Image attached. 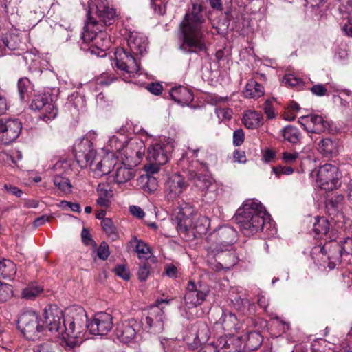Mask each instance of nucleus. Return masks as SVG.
Wrapping results in <instances>:
<instances>
[{
    "label": "nucleus",
    "mask_w": 352,
    "mask_h": 352,
    "mask_svg": "<svg viewBox=\"0 0 352 352\" xmlns=\"http://www.w3.org/2000/svg\"><path fill=\"white\" fill-rule=\"evenodd\" d=\"M63 316L62 310L56 305H50L45 308L43 313V320L36 311L27 309L20 314L18 327L27 339L35 340L47 335V331H59Z\"/></svg>",
    "instance_id": "nucleus-1"
},
{
    "label": "nucleus",
    "mask_w": 352,
    "mask_h": 352,
    "mask_svg": "<svg viewBox=\"0 0 352 352\" xmlns=\"http://www.w3.org/2000/svg\"><path fill=\"white\" fill-rule=\"evenodd\" d=\"M205 19L199 5L193 4L185 14L179 27L183 35L180 49L184 52L197 53L206 50L204 35Z\"/></svg>",
    "instance_id": "nucleus-2"
},
{
    "label": "nucleus",
    "mask_w": 352,
    "mask_h": 352,
    "mask_svg": "<svg viewBox=\"0 0 352 352\" xmlns=\"http://www.w3.org/2000/svg\"><path fill=\"white\" fill-rule=\"evenodd\" d=\"M235 221L245 236L253 235L270 222V215L261 204L254 199H248L239 208Z\"/></svg>",
    "instance_id": "nucleus-3"
},
{
    "label": "nucleus",
    "mask_w": 352,
    "mask_h": 352,
    "mask_svg": "<svg viewBox=\"0 0 352 352\" xmlns=\"http://www.w3.org/2000/svg\"><path fill=\"white\" fill-rule=\"evenodd\" d=\"M63 325L56 331L71 346L78 345L83 339L85 331L88 329L87 313L82 307L74 306L67 309L66 315L62 317ZM60 324L62 322L60 321Z\"/></svg>",
    "instance_id": "nucleus-4"
},
{
    "label": "nucleus",
    "mask_w": 352,
    "mask_h": 352,
    "mask_svg": "<svg viewBox=\"0 0 352 352\" xmlns=\"http://www.w3.org/2000/svg\"><path fill=\"white\" fill-rule=\"evenodd\" d=\"M92 19L89 16V21L87 22L82 33V39L85 42L91 43L89 47L91 54L103 56L104 54L100 53L104 52L110 47L111 39L108 33L99 27L96 20L91 21Z\"/></svg>",
    "instance_id": "nucleus-5"
},
{
    "label": "nucleus",
    "mask_w": 352,
    "mask_h": 352,
    "mask_svg": "<svg viewBox=\"0 0 352 352\" xmlns=\"http://www.w3.org/2000/svg\"><path fill=\"white\" fill-rule=\"evenodd\" d=\"M89 10L87 13V21H89V16L97 21V24L102 28L100 23L106 26L113 25L118 19L116 10L110 7L106 0H101L96 4L93 2L89 3Z\"/></svg>",
    "instance_id": "nucleus-6"
},
{
    "label": "nucleus",
    "mask_w": 352,
    "mask_h": 352,
    "mask_svg": "<svg viewBox=\"0 0 352 352\" xmlns=\"http://www.w3.org/2000/svg\"><path fill=\"white\" fill-rule=\"evenodd\" d=\"M342 173L338 166L325 164L318 170L316 182L318 186L325 191H332L338 189L340 185Z\"/></svg>",
    "instance_id": "nucleus-7"
},
{
    "label": "nucleus",
    "mask_w": 352,
    "mask_h": 352,
    "mask_svg": "<svg viewBox=\"0 0 352 352\" xmlns=\"http://www.w3.org/2000/svg\"><path fill=\"white\" fill-rule=\"evenodd\" d=\"M171 299H158L157 305L152 307L142 321L143 328L150 333L158 334L163 331L165 315L162 310L163 303L168 304Z\"/></svg>",
    "instance_id": "nucleus-8"
},
{
    "label": "nucleus",
    "mask_w": 352,
    "mask_h": 352,
    "mask_svg": "<svg viewBox=\"0 0 352 352\" xmlns=\"http://www.w3.org/2000/svg\"><path fill=\"white\" fill-rule=\"evenodd\" d=\"M115 64L122 72V78L126 81L131 76L139 71V64L132 55L123 48H118L115 52Z\"/></svg>",
    "instance_id": "nucleus-9"
},
{
    "label": "nucleus",
    "mask_w": 352,
    "mask_h": 352,
    "mask_svg": "<svg viewBox=\"0 0 352 352\" xmlns=\"http://www.w3.org/2000/svg\"><path fill=\"white\" fill-rule=\"evenodd\" d=\"M173 149V145L169 143H157L148 148L147 158L154 164L151 166V173H157L159 170L157 166L164 165L168 162Z\"/></svg>",
    "instance_id": "nucleus-10"
},
{
    "label": "nucleus",
    "mask_w": 352,
    "mask_h": 352,
    "mask_svg": "<svg viewBox=\"0 0 352 352\" xmlns=\"http://www.w3.org/2000/svg\"><path fill=\"white\" fill-rule=\"evenodd\" d=\"M92 135H94V133H88L87 137L82 138L74 145L75 157L81 167L92 166L96 154L93 143L89 139Z\"/></svg>",
    "instance_id": "nucleus-11"
},
{
    "label": "nucleus",
    "mask_w": 352,
    "mask_h": 352,
    "mask_svg": "<svg viewBox=\"0 0 352 352\" xmlns=\"http://www.w3.org/2000/svg\"><path fill=\"white\" fill-rule=\"evenodd\" d=\"M30 107L33 110L41 111L40 118L47 122L56 118L58 110L46 94L36 95L32 100Z\"/></svg>",
    "instance_id": "nucleus-12"
},
{
    "label": "nucleus",
    "mask_w": 352,
    "mask_h": 352,
    "mask_svg": "<svg viewBox=\"0 0 352 352\" xmlns=\"http://www.w3.org/2000/svg\"><path fill=\"white\" fill-rule=\"evenodd\" d=\"M113 317L107 312H98L88 322V330L91 334L104 336L113 327Z\"/></svg>",
    "instance_id": "nucleus-13"
},
{
    "label": "nucleus",
    "mask_w": 352,
    "mask_h": 352,
    "mask_svg": "<svg viewBox=\"0 0 352 352\" xmlns=\"http://www.w3.org/2000/svg\"><path fill=\"white\" fill-rule=\"evenodd\" d=\"M209 290L201 284L190 280L186 287L184 300L188 308L191 309L201 305L206 300Z\"/></svg>",
    "instance_id": "nucleus-14"
},
{
    "label": "nucleus",
    "mask_w": 352,
    "mask_h": 352,
    "mask_svg": "<svg viewBox=\"0 0 352 352\" xmlns=\"http://www.w3.org/2000/svg\"><path fill=\"white\" fill-rule=\"evenodd\" d=\"M180 229L184 228L186 232H191L194 236L205 234L210 227V220L208 217L199 214H194L186 218L179 224Z\"/></svg>",
    "instance_id": "nucleus-15"
},
{
    "label": "nucleus",
    "mask_w": 352,
    "mask_h": 352,
    "mask_svg": "<svg viewBox=\"0 0 352 352\" xmlns=\"http://www.w3.org/2000/svg\"><path fill=\"white\" fill-rule=\"evenodd\" d=\"M139 329V322L134 319H131L118 323L115 335L121 342L129 343L134 340Z\"/></svg>",
    "instance_id": "nucleus-16"
},
{
    "label": "nucleus",
    "mask_w": 352,
    "mask_h": 352,
    "mask_svg": "<svg viewBox=\"0 0 352 352\" xmlns=\"http://www.w3.org/2000/svg\"><path fill=\"white\" fill-rule=\"evenodd\" d=\"M304 129L311 133H320L329 131L330 124L324 118L318 115L302 116L299 120Z\"/></svg>",
    "instance_id": "nucleus-17"
},
{
    "label": "nucleus",
    "mask_w": 352,
    "mask_h": 352,
    "mask_svg": "<svg viewBox=\"0 0 352 352\" xmlns=\"http://www.w3.org/2000/svg\"><path fill=\"white\" fill-rule=\"evenodd\" d=\"M22 124L16 119L3 121L0 120V138L8 144L15 140L21 131Z\"/></svg>",
    "instance_id": "nucleus-18"
},
{
    "label": "nucleus",
    "mask_w": 352,
    "mask_h": 352,
    "mask_svg": "<svg viewBox=\"0 0 352 352\" xmlns=\"http://www.w3.org/2000/svg\"><path fill=\"white\" fill-rule=\"evenodd\" d=\"M342 250L340 244L337 242L326 243L320 248V253L327 256L329 260L328 267L333 269L338 263H340Z\"/></svg>",
    "instance_id": "nucleus-19"
},
{
    "label": "nucleus",
    "mask_w": 352,
    "mask_h": 352,
    "mask_svg": "<svg viewBox=\"0 0 352 352\" xmlns=\"http://www.w3.org/2000/svg\"><path fill=\"white\" fill-rule=\"evenodd\" d=\"M128 45L133 54L143 55L148 46L147 38L142 34L133 32L129 37Z\"/></svg>",
    "instance_id": "nucleus-20"
},
{
    "label": "nucleus",
    "mask_w": 352,
    "mask_h": 352,
    "mask_svg": "<svg viewBox=\"0 0 352 352\" xmlns=\"http://www.w3.org/2000/svg\"><path fill=\"white\" fill-rule=\"evenodd\" d=\"M117 161L118 160L114 157L113 154L107 155L102 158V160L96 164L94 168H92L94 176L100 177L109 174L111 173L113 167L116 165Z\"/></svg>",
    "instance_id": "nucleus-21"
},
{
    "label": "nucleus",
    "mask_w": 352,
    "mask_h": 352,
    "mask_svg": "<svg viewBox=\"0 0 352 352\" xmlns=\"http://www.w3.org/2000/svg\"><path fill=\"white\" fill-rule=\"evenodd\" d=\"M171 98L181 105H188L193 100V94L188 88L179 86L172 88Z\"/></svg>",
    "instance_id": "nucleus-22"
},
{
    "label": "nucleus",
    "mask_w": 352,
    "mask_h": 352,
    "mask_svg": "<svg viewBox=\"0 0 352 352\" xmlns=\"http://www.w3.org/2000/svg\"><path fill=\"white\" fill-rule=\"evenodd\" d=\"M167 185L170 198H175L179 196L182 193L186 186L184 178L180 175L177 174L169 178Z\"/></svg>",
    "instance_id": "nucleus-23"
},
{
    "label": "nucleus",
    "mask_w": 352,
    "mask_h": 352,
    "mask_svg": "<svg viewBox=\"0 0 352 352\" xmlns=\"http://www.w3.org/2000/svg\"><path fill=\"white\" fill-rule=\"evenodd\" d=\"M218 235L222 244L228 250L236 241V231L230 226H223L219 230Z\"/></svg>",
    "instance_id": "nucleus-24"
},
{
    "label": "nucleus",
    "mask_w": 352,
    "mask_h": 352,
    "mask_svg": "<svg viewBox=\"0 0 352 352\" xmlns=\"http://www.w3.org/2000/svg\"><path fill=\"white\" fill-rule=\"evenodd\" d=\"M98 198L96 203L98 206L107 208L111 204V198L113 196L112 190L109 184H100L97 188Z\"/></svg>",
    "instance_id": "nucleus-25"
},
{
    "label": "nucleus",
    "mask_w": 352,
    "mask_h": 352,
    "mask_svg": "<svg viewBox=\"0 0 352 352\" xmlns=\"http://www.w3.org/2000/svg\"><path fill=\"white\" fill-rule=\"evenodd\" d=\"M314 231L318 235H324L326 236L325 240H332L334 235L332 234L333 231H330V225L328 220L324 217H318L316 222L314 224Z\"/></svg>",
    "instance_id": "nucleus-26"
},
{
    "label": "nucleus",
    "mask_w": 352,
    "mask_h": 352,
    "mask_svg": "<svg viewBox=\"0 0 352 352\" xmlns=\"http://www.w3.org/2000/svg\"><path fill=\"white\" fill-rule=\"evenodd\" d=\"M219 322L226 331H236L240 329L236 316L231 312L223 311Z\"/></svg>",
    "instance_id": "nucleus-27"
},
{
    "label": "nucleus",
    "mask_w": 352,
    "mask_h": 352,
    "mask_svg": "<svg viewBox=\"0 0 352 352\" xmlns=\"http://www.w3.org/2000/svg\"><path fill=\"white\" fill-rule=\"evenodd\" d=\"M243 94L248 98H258L264 94V88L255 80H250L245 85Z\"/></svg>",
    "instance_id": "nucleus-28"
},
{
    "label": "nucleus",
    "mask_w": 352,
    "mask_h": 352,
    "mask_svg": "<svg viewBox=\"0 0 352 352\" xmlns=\"http://www.w3.org/2000/svg\"><path fill=\"white\" fill-rule=\"evenodd\" d=\"M339 10L342 14H346L348 19V23L342 29L346 35L352 36V0H348L345 3L342 2Z\"/></svg>",
    "instance_id": "nucleus-29"
},
{
    "label": "nucleus",
    "mask_w": 352,
    "mask_h": 352,
    "mask_svg": "<svg viewBox=\"0 0 352 352\" xmlns=\"http://www.w3.org/2000/svg\"><path fill=\"white\" fill-rule=\"evenodd\" d=\"M262 116L255 111H247L243 119L245 126L250 129H257L261 124Z\"/></svg>",
    "instance_id": "nucleus-30"
},
{
    "label": "nucleus",
    "mask_w": 352,
    "mask_h": 352,
    "mask_svg": "<svg viewBox=\"0 0 352 352\" xmlns=\"http://www.w3.org/2000/svg\"><path fill=\"white\" fill-rule=\"evenodd\" d=\"M16 274V266L9 259L0 261V276L6 279H12Z\"/></svg>",
    "instance_id": "nucleus-31"
},
{
    "label": "nucleus",
    "mask_w": 352,
    "mask_h": 352,
    "mask_svg": "<svg viewBox=\"0 0 352 352\" xmlns=\"http://www.w3.org/2000/svg\"><path fill=\"white\" fill-rule=\"evenodd\" d=\"M135 175L133 168L125 165L120 166L116 168L115 173V181L118 184H124L130 181Z\"/></svg>",
    "instance_id": "nucleus-32"
},
{
    "label": "nucleus",
    "mask_w": 352,
    "mask_h": 352,
    "mask_svg": "<svg viewBox=\"0 0 352 352\" xmlns=\"http://www.w3.org/2000/svg\"><path fill=\"white\" fill-rule=\"evenodd\" d=\"M190 179L194 184L201 190H207L212 184V178L208 175H202L197 173L190 174Z\"/></svg>",
    "instance_id": "nucleus-33"
},
{
    "label": "nucleus",
    "mask_w": 352,
    "mask_h": 352,
    "mask_svg": "<svg viewBox=\"0 0 352 352\" xmlns=\"http://www.w3.org/2000/svg\"><path fill=\"white\" fill-rule=\"evenodd\" d=\"M43 291V288L41 286L36 283H32L22 289L21 296L25 300H32L36 298Z\"/></svg>",
    "instance_id": "nucleus-34"
},
{
    "label": "nucleus",
    "mask_w": 352,
    "mask_h": 352,
    "mask_svg": "<svg viewBox=\"0 0 352 352\" xmlns=\"http://www.w3.org/2000/svg\"><path fill=\"white\" fill-rule=\"evenodd\" d=\"M232 248H228V250H226V253H223V250L221 248H217L216 252L217 253L222 252V254L219 256V258L221 259L223 262L224 267L226 269H230L232 267L236 265L237 262V258L236 254L233 252H230V249Z\"/></svg>",
    "instance_id": "nucleus-35"
},
{
    "label": "nucleus",
    "mask_w": 352,
    "mask_h": 352,
    "mask_svg": "<svg viewBox=\"0 0 352 352\" xmlns=\"http://www.w3.org/2000/svg\"><path fill=\"white\" fill-rule=\"evenodd\" d=\"M318 146L320 151L324 155H333L338 151V143L336 140L325 138L320 140Z\"/></svg>",
    "instance_id": "nucleus-36"
},
{
    "label": "nucleus",
    "mask_w": 352,
    "mask_h": 352,
    "mask_svg": "<svg viewBox=\"0 0 352 352\" xmlns=\"http://www.w3.org/2000/svg\"><path fill=\"white\" fill-rule=\"evenodd\" d=\"M283 138L292 144H296L300 138V133L298 129L292 126H287L282 131Z\"/></svg>",
    "instance_id": "nucleus-37"
},
{
    "label": "nucleus",
    "mask_w": 352,
    "mask_h": 352,
    "mask_svg": "<svg viewBox=\"0 0 352 352\" xmlns=\"http://www.w3.org/2000/svg\"><path fill=\"white\" fill-rule=\"evenodd\" d=\"M54 186L61 192L67 194L72 192V186L67 178L57 175L54 177Z\"/></svg>",
    "instance_id": "nucleus-38"
},
{
    "label": "nucleus",
    "mask_w": 352,
    "mask_h": 352,
    "mask_svg": "<svg viewBox=\"0 0 352 352\" xmlns=\"http://www.w3.org/2000/svg\"><path fill=\"white\" fill-rule=\"evenodd\" d=\"M262 342V336L259 333L251 331L248 333L246 345L250 350L256 349L261 344Z\"/></svg>",
    "instance_id": "nucleus-39"
},
{
    "label": "nucleus",
    "mask_w": 352,
    "mask_h": 352,
    "mask_svg": "<svg viewBox=\"0 0 352 352\" xmlns=\"http://www.w3.org/2000/svg\"><path fill=\"white\" fill-rule=\"evenodd\" d=\"M101 225L104 232L108 234L111 240L115 241L118 239V235L116 228L111 219L106 218L102 221Z\"/></svg>",
    "instance_id": "nucleus-40"
},
{
    "label": "nucleus",
    "mask_w": 352,
    "mask_h": 352,
    "mask_svg": "<svg viewBox=\"0 0 352 352\" xmlns=\"http://www.w3.org/2000/svg\"><path fill=\"white\" fill-rule=\"evenodd\" d=\"M283 82L291 87L301 88L303 86L302 80L292 74H286L283 77Z\"/></svg>",
    "instance_id": "nucleus-41"
},
{
    "label": "nucleus",
    "mask_w": 352,
    "mask_h": 352,
    "mask_svg": "<svg viewBox=\"0 0 352 352\" xmlns=\"http://www.w3.org/2000/svg\"><path fill=\"white\" fill-rule=\"evenodd\" d=\"M329 344L324 340L320 339L312 342L311 349L312 352H332L330 348H327Z\"/></svg>",
    "instance_id": "nucleus-42"
},
{
    "label": "nucleus",
    "mask_w": 352,
    "mask_h": 352,
    "mask_svg": "<svg viewBox=\"0 0 352 352\" xmlns=\"http://www.w3.org/2000/svg\"><path fill=\"white\" fill-rule=\"evenodd\" d=\"M136 252L140 259H147L151 254L149 247L142 241L138 242Z\"/></svg>",
    "instance_id": "nucleus-43"
},
{
    "label": "nucleus",
    "mask_w": 352,
    "mask_h": 352,
    "mask_svg": "<svg viewBox=\"0 0 352 352\" xmlns=\"http://www.w3.org/2000/svg\"><path fill=\"white\" fill-rule=\"evenodd\" d=\"M12 294L11 285L7 283L0 282V301L5 302L8 300Z\"/></svg>",
    "instance_id": "nucleus-44"
},
{
    "label": "nucleus",
    "mask_w": 352,
    "mask_h": 352,
    "mask_svg": "<svg viewBox=\"0 0 352 352\" xmlns=\"http://www.w3.org/2000/svg\"><path fill=\"white\" fill-rule=\"evenodd\" d=\"M31 82L30 81L26 78H21L18 82V89L20 94L21 99L23 100L25 98V94L28 93L29 89L30 88Z\"/></svg>",
    "instance_id": "nucleus-45"
},
{
    "label": "nucleus",
    "mask_w": 352,
    "mask_h": 352,
    "mask_svg": "<svg viewBox=\"0 0 352 352\" xmlns=\"http://www.w3.org/2000/svg\"><path fill=\"white\" fill-rule=\"evenodd\" d=\"M124 141L116 136H113L109 139V144L111 151H120L124 147Z\"/></svg>",
    "instance_id": "nucleus-46"
},
{
    "label": "nucleus",
    "mask_w": 352,
    "mask_h": 352,
    "mask_svg": "<svg viewBox=\"0 0 352 352\" xmlns=\"http://www.w3.org/2000/svg\"><path fill=\"white\" fill-rule=\"evenodd\" d=\"M150 274V265L147 263L140 265L138 271V276L140 280L144 281Z\"/></svg>",
    "instance_id": "nucleus-47"
},
{
    "label": "nucleus",
    "mask_w": 352,
    "mask_h": 352,
    "mask_svg": "<svg viewBox=\"0 0 352 352\" xmlns=\"http://www.w3.org/2000/svg\"><path fill=\"white\" fill-rule=\"evenodd\" d=\"M70 164L67 160H59L53 166V169L55 171H60L61 173H65L66 174L68 173L69 169Z\"/></svg>",
    "instance_id": "nucleus-48"
},
{
    "label": "nucleus",
    "mask_w": 352,
    "mask_h": 352,
    "mask_svg": "<svg viewBox=\"0 0 352 352\" xmlns=\"http://www.w3.org/2000/svg\"><path fill=\"white\" fill-rule=\"evenodd\" d=\"M98 256L102 260H106L109 256V245L107 243L102 242L100 243L98 252Z\"/></svg>",
    "instance_id": "nucleus-49"
},
{
    "label": "nucleus",
    "mask_w": 352,
    "mask_h": 352,
    "mask_svg": "<svg viewBox=\"0 0 352 352\" xmlns=\"http://www.w3.org/2000/svg\"><path fill=\"white\" fill-rule=\"evenodd\" d=\"M274 173L279 177L280 175H289L293 173L294 169L291 166H276L273 168Z\"/></svg>",
    "instance_id": "nucleus-50"
},
{
    "label": "nucleus",
    "mask_w": 352,
    "mask_h": 352,
    "mask_svg": "<svg viewBox=\"0 0 352 352\" xmlns=\"http://www.w3.org/2000/svg\"><path fill=\"white\" fill-rule=\"evenodd\" d=\"M299 157V154L296 152L289 153V152H283L282 153V160L286 164H292L294 163Z\"/></svg>",
    "instance_id": "nucleus-51"
},
{
    "label": "nucleus",
    "mask_w": 352,
    "mask_h": 352,
    "mask_svg": "<svg viewBox=\"0 0 352 352\" xmlns=\"http://www.w3.org/2000/svg\"><path fill=\"white\" fill-rule=\"evenodd\" d=\"M216 113L219 118L225 120H230L232 116V111L229 108H218L216 109Z\"/></svg>",
    "instance_id": "nucleus-52"
},
{
    "label": "nucleus",
    "mask_w": 352,
    "mask_h": 352,
    "mask_svg": "<svg viewBox=\"0 0 352 352\" xmlns=\"http://www.w3.org/2000/svg\"><path fill=\"white\" fill-rule=\"evenodd\" d=\"M244 141V133L242 129L236 130L233 133V144L239 146L243 144Z\"/></svg>",
    "instance_id": "nucleus-53"
},
{
    "label": "nucleus",
    "mask_w": 352,
    "mask_h": 352,
    "mask_svg": "<svg viewBox=\"0 0 352 352\" xmlns=\"http://www.w3.org/2000/svg\"><path fill=\"white\" fill-rule=\"evenodd\" d=\"M115 272L116 275L121 277L124 280H128L130 276V274L129 270L126 268L124 265H118L115 268Z\"/></svg>",
    "instance_id": "nucleus-54"
},
{
    "label": "nucleus",
    "mask_w": 352,
    "mask_h": 352,
    "mask_svg": "<svg viewBox=\"0 0 352 352\" xmlns=\"http://www.w3.org/2000/svg\"><path fill=\"white\" fill-rule=\"evenodd\" d=\"M311 92L318 96H325L327 94V89L324 85L318 84L315 85L311 88Z\"/></svg>",
    "instance_id": "nucleus-55"
},
{
    "label": "nucleus",
    "mask_w": 352,
    "mask_h": 352,
    "mask_svg": "<svg viewBox=\"0 0 352 352\" xmlns=\"http://www.w3.org/2000/svg\"><path fill=\"white\" fill-rule=\"evenodd\" d=\"M34 352H55L51 342H44L34 349Z\"/></svg>",
    "instance_id": "nucleus-56"
},
{
    "label": "nucleus",
    "mask_w": 352,
    "mask_h": 352,
    "mask_svg": "<svg viewBox=\"0 0 352 352\" xmlns=\"http://www.w3.org/2000/svg\"><path fill=\"white\" fill-rule=\"evenodd\" d=\"M263 110L269 119H272L275 117L274 107L271 102L267 100L264 103Z\"/></svg>",
    "instance_id": "nucleus-57"
},
{
    "label": "nucleus",
    "mask_w": 352,
    "mask_h": 352,
    "mask_svg": "<svg viewBox=\"0 0 352 352\" xmlns=\"http://www.w3.org/2000/svg\"><path fill=\"white\" fill-rule=\"evenodd\" d=\"M81 237L83 243L85 245H94L95 243L91 237V234L89 230L86 228H83L81 232Z\"/></svg>",
    "instance_id": "nucleus-58"
},
{
    "label": "nucleus",
    "mask_w": 352,
    "mask_h": 352,
    "mask_svg": "<svg viewBox=\"0 0 352 352\" xmlns=\"http://www.w3.org/2000/svg\"><path fill=\"white\" fill-rule=\"evenodd\" d=\"M60 206L63 208L69 207L72 211L80 213L81 208L80 204L77 203H72L67 201H62L60 202Z\"/></svg>",
    "instance_id": "nucleus-59"
},
{
    "label": "nucleus",
    "mask_w": 352,
    "mask_h": 352,
    "mask_svg": "<svg viewBox=\"0 0 352 352\" xmlns=\"http://www.w3.org/2000/svg\"><path fill=\"white\" fill-rule=\"evenodd\" d=\"M162 85L159 82H152L147 86V89L155 95H159L162 92Z\"/></svg>",
    "instance_id": "nucleus-60"
},
{
    "label": "nucleus",
    "mask_w": 352,
    "mask_h": 352,
    "mask_svg": "<svg viewBox=\"0 0 352 352\" xmlns=\"http://www.w3.org/2000/svg\"><path fill=\"white\" fill-rule=\"evenodd\" d=\"M340 351L341 352H352V329L347 335L346 343H343V346Z\"/></svg>",
    "instance_id": "nucleus-61"
},
{
    "label": "nucleus",
    "mask_w": 352,
    "mask_h": 352,
    "mask_svg": "<svg viewBox=\"0 0 352 352\" xmlns=\"http://www.w3.org/2000/svg\"><path fill=\"white\" fill-rule=\"evenodd\" d=\"M344 200V197L342 195H337L334 197L333 199H332L330 201L331 205L332 207L339 209L340 206H342L343 201Z\"/></svg>",
    "instance_id": "nucleus-62"
},
{
    "label": "nucleus",
    "mask_w": 352,
    "mask_h": 352,
    "mask_svg": "<svg viewBox=\"0 0 352 352\" xmlns=\"http://www.w3.org/2000/svg\"><path fill=\"white\" fill-rule=\"evenodd\" d=\"M341 248L346 253L352 254V238H346Z\"/></svg>",
    "instance_id": "nucleus-63"
},
{
    "label": "nucleus",
    "mask_w": 352,
    "mask_h": 352,
    "mask_svg": "<svg viewBox=\"0 0 352 352\" xmlns=\"http://www.w3.org/2000/svg\"><path fill=\"white\" fill-rule=\"evenodd\" d=\"M178 344L173 340L170 341L167 346H164L165 352H181Z\"/></svg>",
    "instance_id": "nucleus-64"
}]
</instances>
